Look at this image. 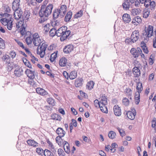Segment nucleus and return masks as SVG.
Returning a JSON list of instances; mask_svg holds the SVG:
<instances>
[{
	"label": "nucleus",
	"mask_w": 156,
	"mask_h": 156,
	"mask_svg": "<svg viewBox=\"0 0 156 156\" xmlns=\"http://www.w3.org/2000/svg\"><path fill=\"white\" fill-rule=\"evenodd\" d=\"M136 89L137 90L136 92H138L139 93H141L143 90V87L142 83L140 82L137 83V86L136 87Z\"/></svg>",
	"instance_id": "obj_31"
},
{
	"label": "nucleus",
	"mask_w": 156,
	"mask_h": 156,
	"mask_svg": "<svg viewBox=\"0 0 156 156\" xmlns=\"http://www.w3.org/2000/svg\"><path fill=\"white\" fill-rule=\"evenodd\" d=\"M2 60L3 62L7 64L8 65H9L10 64V57L7 54H5L2 56Z\"/></svg>",
	"instance_id": "obj_13"
},
{
	"label": "nucleus",
	"mask_w": 156,
	"mask_h": 156,
	"mask_svg": "<svg viewBox=\"0 0 156 156\" xmlns=\"http://www.w3.org/2000/svg\"><path fill=\"white\" fill-rule=\"evenodd\" d=\"M67 27L66 26H62L57 30V36L60 37L61 41L66 40L70 34L69 30H67Z\"/></svg>",
	"instance_id": "obj_3"
},
{
	"label": "nucleus",
	"mask_w": 156,
	"mask_h": 156,
	"mask_svg": "<svg viewBox=\"0 0 156 156\" xmlns=\"http://www.w3.org/2000/svg\"><path fill=\"white\" fill-rule=\"evenodd\" d=\"M33 43L35 46H38L37 52L40 55L41 58L44 57L45 55V51L47 47V45L45 41L41 38L38 34L34 33L32 35Z\"/></svg>",
	"instance_id": "obj_1"
},
{
	"label": "nucleus",
	"mask_w": 156,
	"mask_h": 156,
	"mask_svg": "<svg viewBox=\"0 0 156 156\" xmlns=\"http://www.w3.org/2000/svg\"><path fill=\"white\" fill-rule=\"evenodd\" d=\"M59 16L60 17V14L58 9H55L53 13V17L55 20L58 18Z\"/></svg>",
	"instance_id": "obj_35"
},
{
	"label": "nucleus",
	"mask_w": 156,
	"mask_h": 156,
	"mask_svg": "<svg viewBox=\"0 0 156 156\" xmlns=\"http://www.w3.org/2000/svg\"><path fill=\"white\" fill-rule=\"evenodd\" d=\"M23 62L25 65L30 68H32V66L28 61L26 58L23 60Z\"/></svg>",
	"instance_id": "obj_51"
},
{
	"label": "nucleus",
	"mask_w": 156,
	"mask_h": 156,
	"mask_svg": "<svg viewBox=\"0 0 156 156\" xmlns=\"http://www.w3.org/2000/svg\"><path fill=\"white\" fill-rule=\"evenodd\" d=\"M141 10L139 8L133 9L131 10V12L133 16L136 15L138 14L140 12Z\"/></svg>",
	"instance_id": "obj_36"
},
{
	"label": "nucleus",
	"mask_w": 156,
	"mask_h": 156,
	"mask_svg": "<svg viewBox=\"0 0 156 156\" xmlns=\"http://www.w3.org/2000/svg\"><path fill=\"white\" fill-rule=\"evenodd\" d=\"M145 6L146 7L150 6L149 8L151 10H154L156 6L155 2L154 1H152L150 3L148 4L145 3Z\"/></svg>",
	"instance_id": "obj_29"
},
{
	"label": "nucleus",
	"mask_w": 156,
	"mask_h": 156,
	"mask_svg": "<svg viewBox=\"0 0 156 156\" xmlns=\"http://www.w3.org/2000/svg\"><path fill=\"white\" fill-rule=\"evenodd\" d=\"M133 73L135 77H139L140 75V71L138 67L135 66L133 69Z\"/></svg>",
	"instance_id": "obj_16"
},
{
	"label": "nucleus",
	"mask_w": 156,
	"mask_h": 156,
	"mask_svg": "<svg viewBox=\"0 0 156 156\" xmlns=\"http://www.w3.org/2000/svg\"><path fill=\"white\" fill-rule=\"evenodd\" d=\"M72 12L69 11L67 13L65 18V21L66 22H69L72 17Z\"/></svg>",
	"instance_id": "obj_32"
},
{
	"label": "nucleus",
	"mask_w": 156,
	"mask_h": 156,
	"mask_svg": "<svg viewBox=\"0 0 156 156\" xmlns=\"http://www.w3.org/2000/svg\"><path fill=\"white\" fill-rule=\"evenodd\" d=\"M153 27L152 26L149 25L147 28L145 27V31L143 33V35L146 38L150 37L153 35Z\"/></svg>",
	"instance_id": "obj_6"
},
{
	"label": "nucleus",
	"mask_w": 156,
	"mask_h": 156,
	"mask_svg": "<svg viewBox=\"0 0 156 156\" xmlns=\"http://www.w3.org/2000/svg\"><path fill=\"white\" fill-rule=\"evenodd\" d=\"M64 150L66 153L67 154L69 153L70 152L69 149V145L68 143L66 141L63 142Z\"/></svg>",
	"instance_id": "obj_25"
},
{
	"label": "nucleus",
	"mask_w": 156,
	"mask_h": 156,
	"mask_svg": "<svg viewBox=\"0 0 156 156\" xmlns=\"http://www.w3.org/2000/svg\"><path fill=\"white\" fill-rule=\"evenodd\" d=\"M20 0H14L12 2V9L13 10H18L20 5Z\"/></svg>",
	"instance_id": "obj_15"
},
{
	"label": "nucleus",
	"mask_w": 156,
	"mask_h": 156,
	"mask_svg": "<svg viewBox=\"0 0 156 156\" xmlns=\"http://www.w3.org/2000/svg\"><path fill=\"white\" fill-rule=\"evenodd\" d=\"M57 152L59 156H65V153L62 149H58Z\"/></svg>",
	"instance_id": "obj_56"
},
{
	"label": "nucleus",
	"mask_w": 156,
	"mask_h": 156,
	"mask_svg": "<svg viewBox=\"0 0 156 156\" xmlns=\"http://www.w3.org/2000/svg\"><path fill=\"white\" fill-rule=\"evenodd\" d=\"M5 48L4 41L2 39L0 40V49H3Z\"/></svg>",
	"instance_id": "obj_59"
},
{
	"label": "nucleus",
	"mask_w": 156,
	"mask_h": 156,
	"mask_svg": "<svg viewBox=\"0 0 156 156\" xmlns=\"http://www.w3.org/2000/svg\"><path fill=\"white\" fill-rule=\"evenodd\" d=\"M34 79H29L28 83L31 86L34 87H37L36 83L34 81Z\"/></svg>",
	"instance_id": "obj_38"
},
{
	"label": "nucleus",
	"mask_w": 156,
	"mask_h": 156,
	"mask_svg": "<svg viewBox=\"0 0 156 156\" xmlns=\"http://www.w3.org/2000/svg\"><path fill=\"white\" fill-rule=\"evenodd\" d=\"M14 18L16 20H19L22 16L23 12L20 10H13Z\"/></svg>",
	"instance_id": "obj_11"
},
{
	"label": "nucleus",
	"mask_w": 156,
	"mask_h": 156,
	"mask_svg": "<svg viewBox=\"0 0 156 156\" xmlns=\"http://www.w3.org/2000/svg\"><path fill=\"white\" fill-rule=\"evenodd\" d=\"M29 55L31 58V61L33 63H35V61H38V59L36 58L31 53H30V54H29Z\"/></svg>",
	"instance_id": "obj_61"
},
{
	"label": "nucleus",
	"mask_w": 156,
	"mask_h": 156,
	"mask_svg": "<svg viewBox=\"0 0 156 156\" xmlns=\"http://www.w3.org/2000/svg\"><path fill=\"white\" fill-rule=\"evenodd\" d=\"M51 27L49 24L48 23L44 27V30L45 33L48 32L50 29Z\"/></svg>",
	"instance_id": "obj_42"
},
{
	"label": "nucleus",
	"mask_w": 156,
	"mask_h": 156,
	"mask_svg": "<svg viewBox=\"0 0 156 156\" xmlns=\"http://www.w3.org/2000/svg\"><path fill=\"white\" fill-rule=\"evenodd\" d=\"M53 6V5L52 4H49L45 8L41 6L39 12V16L41 17H45V19H47L46 18L51 14Z\"/></svg>",
	"instance_id": "obj_2"
},
{
	"label": "nucleus",
	"mask_w": 156,
	"mask_h": 156,
	"mask_svg": "<svg viewBox=\"0 0 156 156\" xmlns=\"http://www.w3.org/2000/svg\"><path fill=\"white\" fill-rule=\"evenodd\" d=\"M83 80L82 78H79L75 80V85L76 87H81L83 84Z\"/></svg>",
	"instance_id": "obj_20"
},
{
	"label": "nucleus",
	"mask_w": 156,
	"mask_h": 156,
	"mask_svg": "<svg viewBox=\"0 0 156 156\" xmlns=\"http://www.w3.org/2000/svg\"><path fill=\"white\" fill-rule=\"evenodd\" d=\"M141 21L142 20L140 17L137 16L133 19L132 23L134 24L135 25H137L138 24L141 23Z\"/></svg>",
	"instance_id": "obj_22"
},
{
	"label": "nucleus",
	"mask_w": 156,
	"mask_h": 156,
	"mask_svg": "<svg viewBox=\"0 0 156 156\" xmlns=\"http://www.w3.org/2000/svg\"><path fill=\"white\" fill-rule=\"evenodd\" d=\"M94 83L92 81H90L87 83V87L89 90L92 89L94 87Z\"/></svg>",
	"instance_id": "obj_39"
},
{
	"label": "nucleus",
	"mask_w": 156,
	"mask_h": 156,
	"mask_svg": "<svg viewBox=\"0 0 156 156\" xmlns=\"http://www.w3.org/2000/svg\"><path fill=\"white\" fill-rule=\"evenodd\" d=\"M67 62V59L65 57H62L59 60V64L61 66L64 67L66 66Z\"/></svg>",
	"instance_id": "obj_30"
},
{
	"label": "nucleus",
	"mask_w": 156,
	"mask_h": 156,
	"mask_svg": "<svg viewBox=\"0 0 156 156\" xmlns=\"http://www.w3.org/2000/svg\"><path fill=\"white\" fill-rule=\"evenodd\" d=\"M139 51H141V49L139 48H137L136 49L134 48H132L130 51V52L135 58H136L139 56Z\"/></svg>",
	"instance_id": "obj_8"
},
{
	"label": "nucleus",
	"mask_w": 156,
	"mask_h": 156,
	"mask_svg": "<svg viewBox=\"0 0 156 156\" xmlns=\"http://www.w3.org/2000/svg\"><path fill=\"white\" fill-rule=\"evenodd\" d=\"M6 25L7 26V29L9 30H11L12 29V20L9 21V22L7 23V24Z\"/></svg>",
	"instance_id": "obj_49"
},
{
	"label": "nucleus",
	"mask_w": 156,
	"mask_h": 156,
	"mask_svg": "<svg viewBox=\"0 0 156 156\" xmlns=\"http://www.w3.org/2000/svg\"><path fill=\"white\" fill-rule=\"evenodd\" d=\"M56 133L60 137H63L65 134V132L61 128H58L56 130Z\"/></svg>",
	"instance_id": "obj_27"
},
{
	"label": "nucleus",
	"mask_w": 156,
	"mask_h": 156,
	"mask_svg": "<svg viewBox=\"0 0 156 156\" xmlns=\"http://www.w3.org/2000/svg\"><path fill=\"white\" fill-rule=\"evenodd\" d=\"M155 38L153 40V46L154 48H156V30L155 31Z\"/></svg>",
	"instance_id": "obj_64"
},
{
	"label": "nucleus",
	"mask_w": 156,
	"mask_h": 156,
	"mask_svg": "<svg viewBox=\"0 0 156 156\" xmlns=\"http://www.w3.org/2000/svg\"><path fill=\"white\" fill-rule=\"evenodd\" d=\"M31 33L30 31H27L26 32V34L25 36V37L26 38L25 41L27 44L28 45H29L31 44L32 41V38L31 37Z\"/></svg>",
	"instance_id": "obj_9"
},
{
	"label": "nucleus",
	"mask_w": 156,
	"mask_h": 156,
	"mask_svg": "<svg viewBox=\"0 0 156 156\" xmlns=\"http://www.w3.org/2000/svg\"><path fill=\"white\" fill-rule=\"evenodd\" d=\"M20 30V33L22 35H25L26 32L25 27V26L21 27Z\"/></svg>",
	"instance_id": "obj_60"
},
{
	"label": "nucleus",
	"mask_w": 156,
	"mask_h": 156,
	"mask_svg": "<svg viewBox=\"0 0 156 156\" xmlns=\"http://www.w3.org/2000/svg\"><path fill=\"white\" fill-rule=\"evenodd\" d=\"M9 55L13 59L16 57V53L14 51H11L9 52Z\"/></svg>",
	"instance_id": "obj_63"
},
{
	"label": "nucleus",
	"mask_w": 156,
	"mask_h": 156,
	"mask_svg": "<svg viewBox=\"0 0 156 156\" xmlns=\"http://www.w3.org/2000/svg\"><path fill=\"white\" fill-rule=\"evenodd\" d=\"M114 114L116 116H120L122 114L120 108L117 105H115L113 108Z\"/></svg>",
	"instance_id": "obj_12"
},
{
	"label": "nucleus",
	"mask_w": 156,
	"mask_h": 156,
	"mask_svg": "<svg viewBox=\"0 0 156 156\" xmlns=\"http://www.w3.org/2000/svg\"><path fill=\"white\" fill-rule=\"evenodd\" d=\"M125 92L127 94V95L129 96H131L132 94V90L129 87H128L126 88L125 90Z\"/></svg>",
	"instance_id": "obj_58"
},
{
	"label": "nucleus",
	"mask_w": 156,
	"mask_h": 156,
	"mask_svg": "<svg viewBox=\"0 0 156 156\" xmlns=\"http://www.w3.org/2000/svg\"><path fill=\"white\" fill-rule=\"evenodd\" d=\"M57 57V53H54L52 54L50 58V60L51 61H53Z\"/></svg>",
	"instance_id": "obj_57"
},
{
	"label": "nucleus",
	"mask_w": 156,
	"mask_h": 156,
	"mask_svg": "<svg viewBox=\"0 0 156 156\" xmlns=\"http://www.w3.org/2000/svg\"><path fill=\"white\" fill-rule=\"evenodd\" d=\"M30 13L28 11H25L24 12L22 16L23 21L27 22L28 21L30 18Z\"/></svg>",
	"instance_id": "obj_14"
},
{
	"label": "nucleus",
	"mask_w": 156,
	"mask_h": 156,
	"mask_svg": "<svg viewBox=\"0 0 156 156\" xmlns=\"http://www.w3.org/2000/svg\"><path fill=\"white\" fill-rule=\"evenodd\" d=\"M122 19L126 23H129L131 20L130 15L126 13L123 15Z\"/></svg>",
	"instance_id": "obj_28"
},
{
	"label": "nucleus",
	"mask_w": 156,
	"mask_h": 156,
	"mask_svg": "<svg viewBox=\"0 0 156 156\" xmlns=\"http://www.w3.org/2000/svg\"><path fill=\"white\" fill-rule=\"evenodd\" d=\"M57 30H56L55 29L52 28L49 31L50 36L53 37L56 35H57Z\"/></svg>",
	"instance_id": "obj_40"
},
{
	"label": "nucleus",
	"mask_w": 156,
	"mask_h": 156,
	"mask_svg": "<svg viewBox=\"0 0 156 156\" xmlns=\"http://www.w3.org/2000/svg\"><path fill=\"white\" fill-rule=\"evenodd\" d=\"M44 154L45 156H54L53 153L47 149H45L44 151Z\"/></svg>",
	"instance_id": "obj_43"
},
{
	"label": "nucleus",
	"mask_w": 156,
	"mask_h": 156,
	"mask_svg": "<svg viewBox=\"0 0 156 156\" xmlns=\"http://www.w3.org/2000/svg\"><path fill=\"white\" fill-rule=\"evenodd\" d=\"M135 103L137 105H138L140 102V94L138 92H136L135 96Z\"/></svg>",
	"instance_id": "obj_34"
},
{
	"label": "nucleus",
	"mask_w": 156,
	"mask_h": 156,
	"mask_svg": "<svg viewBox=\"0 0 156 156\" xmlns=\"http://www.w3.org/2000/svg\"><path fill=\"white\" fill-rule=\"evenodd\" d=\"M27 144L33 147H38L39 145L37 142L33 140H29L27 141Z\"/></svg>",
	"instance_id": "obj_26"
},
{
	"label": "nucleus",
	"mask_w": 156,
	"mask_h": 156,
	"mask_svg": "<svg viewBox=\"0 0 156 156\" xmlns=\"http://www.w3.org/2000/svg\"><path fill=\"white\" fill-rule=\"evenodd\" d=\"M94 104L96 108H98L99 107L100 108L101 105L102 103H100V102H99L98 100L96 99L94 101Z\"/></svg>",
	"instance_id": "obj_55"
},
{
	"label": "nucleus",
	"mask_w": 156,
	"mask_h": 156,
	"mask_svg": "<svg viewBox=\"0 0 156 156\" xmlns=\"http://www.w3.org/2000/svg\"><path fill=\"white\" fill-rule=\"evenodd\" d=\"M36 152L40 155H42L43 154H44V151L41 148H37L36 149Z\"/></svg>",
	"instance_id": "obj_48"
},
{
	"label": "nucleus",
	"mask_w": 156,
	"mask_h": 156,
	"mask_svg": "<svg viewBox=\"0 0 156 156\" xmlns=\"http://www.w3.org/2000/svg\"><path fill=\"white\" fill-rule=\"evenodd\" d=\"M122 5L123 9L127 10L129 9L131 5L128 0H125L124 2L123 3Z\"/></svg>",
	"instance_id": "obj_24"
},
{
	"label": "nucleus",
	"mask_w": 156,
	"mask_h": 156,
	"mask_svg": "<svg viewBox=\"0 0 156 156\" xmlns=\"http://www.w3.org/2000/svg\"><path fill=\"white\" fill-rule=\"evenodd\" d=\"M25 72L27 76L29 77V79H34V71L27 69L26 70Z\"/></svg>",
	"instance_id": "obj_19"
},
{
	"label": "nucleus",
	"mask_w": 156,
	"mask_h": 156,
	"mask_svg": "<svg viewBox=\"0 0 156 156\" xmlns=\"http://www.w3.org/2000/svg\"><path fill=\"white\" fill-rule=\"evenodd\" d=\"M116 136V133L113 131L110 132L108 134V136L111 139L115 138Z\"/></svg>",
	"instance_id": "obj_46"
},
{
	"label": "nucleus",
	"mask_w": 156,
	"mask_h": 156,
	"mask_svg": "<svg viewBox=\"0 0 156 156\" xmlns=\"http://www.w3.org/2000/svg\"><path fill=\"white\" fill-rule=\"evenodd\" d=\"M16 27L17 28H19L20 27H22L24 26L23 24V22L22 21H18L16 23Z\"/></svg>",
	"instance_id": "obj_50"
},
{
	"label": "nucleus",
	"mask_w": 156,
	"mask_h": 156,
	"mask_svg": "<svg viewBox=\"0 0 156 156\" xmlns=\"http://www.w3.org/2000/svg\"><path fill=\"white\" fill-rule=\"evenodd\" d=\"M129 100L126 98H124L122 100V103L126 106H127L129 105Z\"/></svg>",
	"instance_id": "obj_62"
},
{
	"label": "nucleus",
	"mask_w": 156,
	"mask_h": 156,
	"mask_svg": "<svg viewBox=\"0 0 156 156\" xmlns=\"http://www.w3.org/2000/svg\"><path fill=\"white\" fill-rule=\"evenodd\" d=\"M126 115L127 117L131 120L135 118V116L136 115V112L135 109H134V111L133 112L129 111L126 113Z\"/></svg>",
	"instance_id": "obj_17"
},
{
	"label": "nucleus",
	"mask_w": 156,
	"mask_h": 156,
	"mask_svg": "<svg viewBox=\"0 0 156 156\" xmlns=\"http://www.w3.org/2000/svg\"><path fill=\"white\" fill-rule=\"evenodd\" d=\"M107 99L106 97H102L101 98V101H100L101 103V105L100 107L101 110L103 112L107 113Z\"/></svg>",
	"instance_id": "obj_4"
},
{
	"label": "nucleus",
	"mask_w": 156,
	"mask_h": 156,
	"mask_svg": "<svg viewBox=\"0 0 156 156\" xmlns=\"http://www.w3.org/2000/svg\"><path fill=\"white\" fill-rule=\"evenodd\" d=\"M15 40L18 45L20 47H21L23 49L24 48V46L21 40L18 39H15Z\"/></svg>",
	"instance_id": "obj_44"
},
{
	"label": "nucleus",
	"mask_w": 156,
	"mask_h": 156,
	"mask_svg": "<svg viewBox=\"0 0 156 156\" xmlns=\"http://www.w3.org/2000/svg\"><path fill=\"white\" fill-rule=\"evenodd\" d=\"M150 14V11L147 9H144L143 11V16L145 18H147Z\"/></svg>",
	"instance_id": "obj_45"
},
{
	"label": "nucleus",
	"mask_w": 156,
	"mask_h": 156,
	"mask_svg": "<svg viewBox=\"0 0 156 156\" xmlns=\"http://www.w3.org/2000/svg\"><path fill=\"white\" fill-rule=\"evenodd\" d=\"M67 7L65 5H61L59 9H58L60 14V17H62L65 14L66 12Z\"/></svg>",
	"instance_id": "obj_10"
},
{
	"label": "nucleus",
	"mask_w": 156,
	"mask_h": 156,
	"mask_svg": "<svg viewBox=\"0 0 156 156\" xmlns=\"http://www.w3.org/2000/svg\"><path fill=\"white\" fill-rule=\"evenodd\" d=\"M140 33L138 30H135L132 32L130 37L131 40L133 43L136 42L139 38Z\"/></svg>",
	"instance_id": "obj_7"
},
{
	"label": "nucleus",
	"mask_w": 156,
	"mask_h": 156,
	"mask_svg": "<svg viewBox=\"0 0 156 156\" xmlns=\"http://www.w3.org/2000/svg\"><path fill=\"white\" fill-rule=\"evenodd\" d=\"M51 119L54 120L60 121L61 119V117L56 114H53L51 115Z\"/></svg>",
	"instance_id": "obj_37"
},
{
	"label": "nucleus",
	"mask_w": 156,
	"mask_h": 156,
	"mask_svg": "<svg viewBox=\"0 0 156 156\" xmlns=\"http://www.w3.org/2000/svg\"><path fill=\"white\" fill-rule=\"evenodd\" d=\"M36 91L37 94L41 95L44 96L48 94V93L44 89L40 87L37 88Z\"/></svg>",
	"instance_id": "obj_23"
},
{
	"label": "nucleus",
	"mask_w": 156,
	"mask_h": 156,
	"mask_svg": "<svg viewBox=\"0 0 156 156\" xmlns=\"http://www.w3.org/2000/svg\"><path fill=\"white\" fill-rule=\"evenodd\" d=\"M1 15L2 18L0 20V22L4 25L6 26L9 21L12 19V16L9 13H4Z\"/></svg>",
	"instance_id": "obj_5"
},
{
	"label": "nucleus",
	"mask_w": 156,
	"mask_h": 156,
	"mask_svg": "<svg viewBox=\"0 0 156 156\" xmlns=\"http://www.w3.org/2000/svg\"><path fill=\"white\" fill-rule=\"evenodd\" d=\"M14 73L16 76L20 77L23 75V70L21 68H18L15 69Z\"/></svg>",
	"instance_id": "obj_21"
},
{
	"label": "nucleus",
	"mask_w": 156,
	"mask_h": 156,
	"mask_svg": "<svg viewBox=\"0 0 156 156\" xmlns=\"http://www.w3.org/2000/svg\"><path fill=\"white\" fill-rule=\"evenodd\" d=\"M47 101L50 105L54 106L55 105L54 100L51 98H48L47 99Z\"/></svg>",
	"instance_id": "obj_47"
},
{
	"label": "nucleus",
	"mask_w": 156,
	"mask_h": 156,
	"mask_svg": "<svg viewBox=\"0 0 156 156\" xmlns=\"http://www.w3.org/2000/svg\"><path fill=\"white\" fill-rule=\"evenodd\" d=\"M73 49V46L72 45L69 44L65 47L63 48V51L66 53H69Z\"/></svg>",
	"instance_id": "obj_18"
},
{
	"label": "nucleus",
	"mask_w": 156,
	"mask_h": 156,
	"mask_svg": "<svg viewBox=\"0 0 156 156\" xmlns=\"http://www.w3.org/2000/svg\"><path fill=\"white\" fill-rule=\"evenodd\" d=\"M49 146L50 149L54 153H55L56 152L57 148L55 146H54L52 143L49 145Z\"/></svg>",
	"instance_id": "obj_53"
},
{
	"label": "nucleus",
	"mask_w": 156,
	"mask_h": 156,
	"mask_svg": "<svg viewBox=\"0 0 156 156\" xmlns=\"http://www.w3.org/2000/svg\"><path fill=\"white\" fill-rule=\"evenodd\" d=\"M77 74L76 72L75 71L71 72L69 75V78L71 80H73L76 78Z\"/></svg>",
	"instance_id": "obj_33"
},
{
	"label": "nucleus",
	"mask_w": 156,
	"mask_h": 156,
	"mask_svg": "<svg viewBox=\"0 0 156 156\" xmlns=\"http://www.w3.org/2000/svg\"><path fill=\"white\" fill-rule=\"evenodd\" d=\"M154 54H151L149 59V64L150 65H152L154 63Z\"/></svg>",
	"instance_id": "obj_41"
},
{
	"label": "nucleus",
	"mask_w": 156,
	"mask_h": 156,
	"mask_svg": "<svg viewBox=\"0 0 156 156\" xmlns=\"http://www.w3.org/2000/svg\"><path fill=\"white\" fill-rule=\"evenodd\" d=\"M83 14V11L81 10L78 12L74 16L75 18H77L81 17Z\"/></svg>",
	"instance_id": "obj_52"
},
{
	"label": "nucleus",
	"mask_w": 156,
	"mask_h": 156,
	"mask_svg": "<svg viewBox=\"0 0 156 156\" xmlns=\"http://www.w3.org/2000/svg\"><path fill=\"white\" fill-rule=\"evenodd\" d=\"M60 137L59 136H57L56 138V140L57 143L59 145H61L62 144V140L61 137Z\"/></svg>",
	"instance_id": "obj_54"
}]
</instances>
